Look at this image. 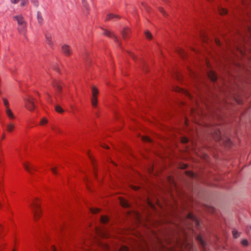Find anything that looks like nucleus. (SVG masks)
<instances>
[{
	"mask_svg": "<svg viewBox=\"0 0 251 251\" xmlns=\"http://www.w3.org/2000/svg\"><path fill=\"white\" fill-rule=\"evenodd\" d=\"M52 86L56 91L55 98L57 100L62 99L61 93L62 91L64 84L62 81L60 80H54L52 82Z\"/></svg>",
	"mask_w": 251,
	"mask_h": 251,
	"instance_id": "obj_1",
	"label": "nucleus"
},
{
	"mask_svg": "<svg viewBox=\"0 0 251 251\" xmlns=\"http://www.w3.org/2000/svg\"><path fill=\"white\" fill-rule=\"evenodd\" d=\"M29 206L32 209L35 220L39 219L41 215L40 203L37 200H34L29 204Z\"/></svg>",
	"mask_w": 251,
	"mask_h": 251,
	"instance_id": "obj_2",
	"label": "nucleus"
},
{
	"mask_svg": "<svg viewBox=\"0 0 251 251\" xmlns=\"http://www.w3.org/2000/svg\"><path fill=\"white\" fill-rule=\"evenodd\" d=\"M25 107L29 111H33L35 109L34 102L33 98L31 96H29L24 99Z\"/></svg>",
	"mask_w": 251,
	"mask_h": 251,
	"instance_id": "obj_3",
	"label": "nucleus"
},
{
	"mask_svg": "<svg viewBox=\"0 0 251 251\" xmlns=\"http://www.w3.org/2000/svg\"><path fill=\"white\" fill-rule=\"evenodd\" d=\"M62 53L66 57L70 56L73 53L71 47L67 44H63L61 47Z\"/></svg>",
	"mask_w": 251,
	"mask_h": 251,
	"instance_id": "obj_4",
	"label": "nucleus"
},
{
	"mask_svg": "<svg viewBox=\"0 0 251 251\" xmlns=\"http://www.w3.org/2000/svg\"><path fill=\"white\" fill-rule=\"evenodd\" d=\"M102 29L103 30V34L105 35V36H107V37H108L109 38H113L114 39V41L115 42H116L117 44H118L119 46V47L121 46V44L119 42L118 39L115 35V34H113V32H112L108 30L107 29Z\"/></svg>",
	"mask_w": 251,
	"mask_h": 251,
	"instance_id": "obj_5",
	"label": "nucleus"
},
{
	"mask_svg": "<svg viewBox=\"0 0 251 251\" xmlns=\"http://www.w3.org/2000/svg\"><path fill=\"white\" fill-rule=\"evenodd\" d=\"M213 138L217 142H220L223 140L221 131L219 128H216L214 131L212 132Z\"/></svg>",
	"mask_w": 251,
	"mask_h": 251,
	"instance_id": "obj_6",
	"label": "nucleus"
},
{
	"mask_svg": "<svg viewBox=\"0 0 251 251\" xmlns=\"http://www.w3.org/2000/svg\"><path fill=\"white\" fill-rule=\"evenodd\" d=\"M23 166L25 170L30 174H32L33 172L36 170V168L32 164L29 163H23Z\"/></svg>",
	"mask_w": 251,
	"mask_h": 251,
	"instance_id": "obj_7",
	"label": "nucleus"
},
{
	"mask_svg": "<svg viewBox=\"0 0 251 251\" xmlns=\"http://www.w3.org/2000/svg\"><path fill=\"white\" fill-rule=\"evenodd\" d=\"M196 239L200 245L202 251H205L206 244L202 239V236L201 234H198L196 237Z\"/></svg>",
	"mask_w": 251,
	"mask_h": 251,
	"instance_id": "obj_8",
	"label": "nucleus"
},
{
	"mask_svg": "<svg viewBox=\"0 0 251 251\" xmlns=\"http://www.w3.org/2000/svg\"><path fill=\"white\" fill-rule=\"evenodd\" d=\"M46 42L51 48H53L54 45V41L52 40L51 35L47 33L45 34Z\"/></svg>",
	"mask_w": 251,
	"mask_h": 251,
	"instance_id": "obj_9",
	"label": "nucleus"
},
{
	"mask_svg": "<svg viewBox=\"0 0 251 251\" xmlns=\"http://www.w3.org/2000/svg\"><path fill=\"white\" fill-rule=\"evenodd\" d=\"M187 218L195 222L197 227L200 226V222L195 215L191 213H189L187 215Z\"/></svg>",
	"mask_w": 251,
	"mask_h": 251,
	"instance_id": "obj_10",
	"label": "nucleus"
},
{
	"mask_svg": "<svg viewBox=\"0 0 251 251\" xmlns=\"http://www.w3.org/2000/svg\"><path fill=\"white\" fill-rule=\"evenodd\" d=\"M27 24H24L22 25H18V30L20 34L23 35L26 38V31Z\"/></svg>",
	"mask_w": 251,
	"mask_h": 251,
	"instance_id": "obj_11",
	"label": "nucleus"
},
{
	"mask_svg": "<svg viewBox=\"0 0 251 251\" xmlns=\"http://www.w3.org/2000/svg\"><path fill=\"white\" fill-rule=\"evenodd\" d=\"M13 18L17 22L18 25L26 24L24 18L21 15L15 16L13 17Z\"/></svg>",
	"mask_w": 251,
	"mask_h": 251,
	"instance_id": "obj_12",
	"label": "nucleus"
},
{
	"mask_svg": "<svg viewBox=\"0 0 251 251\" xmlns=\"http://www.w3.org/2000/svg\"><path fill=\"white\" fill-rule=\"evenodd\" d=\"M207 76L209 79L212 82H215L217 80V76L216 73L211 70L207 73Z\"/></svg>",
	"mask_w": 251,
	"mask_h": 251,
	"instance_id": "obj_13",
	"label": "nucleus"
},
{
	"mask_svg": "<svg viewBox=\"0 0 251 251\" xmlns=\"http://www.w3.org/2000/svg\"><path fill=\"white\" fill-rule=\"evenodd\" d=\"M130 33V30L129 28H128L127 27L124 28L122 32V35L123 38L124 39L128 38L129 37Z\"/></svg>",
	"mask_w": 251,
	"mask_h": 251,
	"instance_id": "obj_14",
	"label": "nucleus"
},
{
	"mask_svg": "<svg viewBox=\"0 0 251 251\" xmlns=\"http://www.w3.org/2000/svg\"><path fill=\"white\" fill-rule=\"evenodd\" d=\"M120 203L121 206L124 208H129L130 206V204L129 202L123 198L120 199Z\"/></svg>",
	"mask_w": 251,
	"mask_h": 251,
	"instance_id": "obj_15",
	"label": "nucleus"
},
{
	"mask_svg": "<svg viewBox=\"0 0 251 251\" xmlns=\"http://www.w3.org/2000/svg\"><path fill=\"white\" fill-rule=\"evenodd\" d=\"M185 175L191 178L198 179V175L196 173H195L192 171H185Z\"/></svg>",
	"mask_w": 251,
	"mask_h": 251,
	"instance_id": "obj_16",
	"label": "nucleus"
},
{
	"mask_svg": "<svg viewBox=\"0 0 251 251\" xmlns=\"http://www.w3.org/2000/svg\"><path fill=\"white\" fill-rule=\"evenodd\" d=\"M120 18V16L113 14H109L106 16V20H117Z\"/></svg>",
	"mask_w": 251,
	"mask_h": 251,
	"instance_id": "obj_17",
	"label": "nucleus"
},
{
	"mask_svg": "<svg viewBox=\"0 0 251 251\" xmlns=\"http://www.w3.org/2000/svg\"><path fill=\"white\" fill-rule=\"evenodd\" d=\"M5 112L10 120H13L15 118V116L14 115L9 107H7L6 109L5 110Z\"/></svg>",
	"mask_w": 251,
	"mask_h": 251,
	"instance_id": "obj_18",
	"label": "nucleus"
},
{
	"mask_svg": "<svg viewBox=\"0 0 251 251\" xmlns=\"http://www.w3.org/2000/svg\"><path fill=\"white\" fill-rule=\"evenodd\" d=\"M109 218L107 216H102L100 217L101 222L103 224H108L109 222Z\"/></svg>",
	"mask_w": 251,
	"mask_h": 251,
	"instance_id": "obj_19",
	"label": "nucleus"
},
{
	"mask_svg": "<svg viewBox=\"0 0 251 251\" xmlns=\"http://www.w3.org/2000/svg\"><path fill=\"white\" fill-rule=\"evenodd\" d=\"M199 34L202 40L206 42L208 40L207 35L204 32L200 31Z\"/></svg>",
	"mask_w": 251,
	"mask_h": 251,
	"instance_id": "obj_20",
	"label": "nucleus"
},
{
	"mask_svg": "<svg viewBox=\"0 0 251 251\" xmlns=\"http://www.w3.org/2000/svg\"><path fill=\"white\" fill-rule=\"evenodd\" d=\"M218 11L220 14L221 15H226L228 13V11L226 9L222 7H219Z\"/></svg>",
	"mask_w": 251,
	"mask_h": 251,
	"instance_id": "obj_21",
	"label": "nucleus"
},
{
	"mask_svg": "<svg viewBox=\"0 0 251 251\" xmlns=\"http://www.w3.org/2000/svg\"><path fill=\"white\" fill-rule=\"evenodd\" d=\"M37 16L38 23L40 24V25H42L43 21V19L42 18V14L40 13V12L38 11L37 12Z\"/></svg>",
	"mask_w": 251,
	"mask_h": 251,
	"instance_id": "obj_22",
	"label": "nucleus"
},
{
	"mask_svg": "<svg viewBox=\"0 0 251 251\" xmlns=\"http://www.w3.org/2000/svg\"><path fill=\"white\" fill-rule=\"evenodd\" d=\"M14 128V125L12 123H9L7 125V130L8 132H12Z\"/></svg>",
	"mask_w": 251,
	"mask_h": 251,
	"instance_id": "obj_23",
	"label": "nucleus"
},
{
	"mask_svg": "<svg viewBox=\"0 0 251 251\" xmlns=\"http://www.w3.org/2000/svg\"><path fill=\"white\" fill-rule=\"evenodd\" d=\"M145 35L146 38L149 40H151L152 39V34L149 30H147L145 31Z\"/></svg>",
	"mask_w": 251,
	"mask_h": 251,
	"instance_id": "obj_24",
	"label": "nucleus"
},
{
	"mask_svg": "<svg viewBox=\"0 0 251 251\" xmlns=\"http://www.w3.org/2000/svg\"><path fill=\"white\" fill-rule=\"evenodd\" d=\"M55 109L57 112L59 113H62L64 112V110L62 109V108L58 105H55Z\"/></svg>",
	"mask_w": 251,
	"mask_h": 251,
	"instance_id": "obj_25",
	"label": "nucleus"
},
{
	"mask_svg": "<svg viewBox=\"0 0 251 251\" xmlns=\"http://www.w3.org/2000/svg\"><path fill=\"white\" fill-rule=\"evenodd\" d=\"M224 142L225 145L226 146L231 147L232 145V142L229 138H226Z\"/></svg>",
	"mask_w": 251,
	"mask_h": 251,
	"instance_id": "obj_26",
	"label": "nucleus"
},
{
	"mask_svg": "<svg viewBox=\"0 0 251 251\" xmlns=\"http://www.w3.org/2000/svg\"><path fill=\"white\" fill-rule=\"evenodd\" d=\"M83 6L86 10V12H87L88 10L89 9L88 5L87 2L85 0H82Z\"/></svg>",
	"mask_w": 251,
	"mask_h": 251,
	"instance_id": "obj_27",
	"label": "nucleus"
},
{
	"mask_svg": "<svg viewBox=\"0 0 251 251\" xmlns=\"http://www.w3.org/2000/svg\"><path fill=\"white\" fill-rule=\"evenodd\" d=\"M232 234H233V236L234 237V238H238L240 235L239 232L235 230H232Z\"/></svg>",
	"mask_w": 251,
	"mask_h": 251,
	"instance_id": "obj_28",
	"label": "nucleus"
},
{
	"mask_svg": "<svg viewBox=\"0 0 251 251\" xmlns=\"http://www.w3.org/2000/svg\"><path fill=\"white\" fill-rule=\"evenodd\" d=\"M92 98L91 99V103L93 106H94V87H92Z\"/></svg>",
	"mask_w": 251,
	"mask_h": 251,
	"instance_id": "obj_29",
	"label": "nucleus"
},
{
	"mask_svg": "<svg viewBox=\"0 0 251 251\" xmlns=\"http://www.w3.org/2000/svg\"><path fill=\"white\" fill-rule=\"evenodd\" d=\"M2 100H3V103H4V106H5L6 109L7 108V107H9V106H8L9 102H8V100L6 98H2Z\"/></svg>",
	"mask_w": 251,
	"mask_h": 251,
	"instance_id": "obj_30",
	"label": "nucleus"
},
{
	"mask_svg": "<svg viewBox=\"0 0 251 251\" xmlns=\"http://www.w3.org/2000/svg\"><path fill=\"white\" fill-rule=\"evenodd\" d=\"M241 244L244 246H248L249 245L248 241L247 239H243L241 241Z\"/></svg>",
	"mask_w": 251,
	"mask_h": 251,
	"instance_id": "obj_31",
	"label": "nucleus"
},
{
	"mask_svg": "<svg viewBox=\"0 0 251 251\" xmlns=\"http://www.w3.org/2000/svg\"><path fill=\"white\" fill-rule=\"evenodd\" d=\"M48 123V120L46 118H43L41 119L40 122V124L41 125H44Z\"/></svg>",
	"mask_w": 251,
	"mask_h": 251,
	"instance_id": "obj_32",
	"label": "nucleus"
},
{
	"mask_svg": "<svg viewBox=\"0 0 251 251\" xmlns=\"http://www.w3.org/2000/svg\"><path fill=\"white\" fill-rule=\"evenodd\" d=\"M30 1L35 7L38 6L39 1L38 0H30Z\"/></svg>",
	"mask_w": 251,
	"mask_h": 251,
	"instance_id": "obj_33",
	"label": "nucleus"
},
{
	"mask_svg": "<svg viewBox=\"0 0 251 251\" xmlns=\"http://www.w3.org/2000/svg\"><path fill=\"white\" fill-rule=\"evenodd\" d=\"M95 107L97 105V96L99 93V92H98V90L97 89V88L95 87Z\"/></svg>",
	"mask_w": 251,
	"mask_h": 251,
	"instance_id": "obj_34",
	"label": "nucleus"
},
{
	"mask_svg": "<svg viewBox=\"0 0 251 251\" xmlns=\"http://www.w3.org/2000/svg\"><path fill=\"white\" fill-rule=\"evenodd\" d=\"M50 170L53 174H54V175L58 174L56 167H52L50 168Z\"/></svg>",
	"mask_w": 251,
	"mask_h": 251,
	"instance_id": "obj_35",
	"label": "nucleus"
},
{
	"mask_svg": "<svg viewBox=\"0 0 251 251\" xmlns=\"http://www.w3.org/2000/svg\"><path fill=\"white\" fill-rule=\"evenodd\" d=\"M142 140L147 142H151V140L148 137H143Z\"/></svg>",
	"mask_w": 251,
	"mask_h": 251,
	"instance_id": "obj_36",
	"label": "nucleus"
},
{
	"mask_svg": "<svg viewBox=\"0 0 251 251\" xmlns=\"http://www.w3.org/2000/svg\"><path fill=\"white\" fill-rule=\"evenodd\" d=\"M181 141L183 143L186 144L189 142V139L186 137H183L181 139Z\"/></svg>",
	"mask_w": 251,
	"mask_h": 251,
	"instance_id": "obj_37",
	"label": "nucleus"
},
{
	"mask_svg": "<svg viewBox=\"0 0 251 251\" xmlns=\"http://www.w3.org/2000/svg\"><path fill=\"white\" fill-rule=\"evenodd\" d=\"M28 0H22L21 5L22 6H24L28 3Z\"/></svg>",
	"mask_w": 251,
	"mask_h": 251,
	"instance_id": "obj_38",
	"label": "nucleus"
},
{
	"mask_svg": "<svg viewBox=\"0 0 251 251\" xmlns=\"http://www.w3.org/2000/svg\"><path fill=\"white\" fill-rule=\"evenodd\" d=\"M141 4H142V6L144 7L147 11H149V7H148V6L146 3L142 2Z\"/></svg>",
	"mask_w": 251,
	"mask_h": 251,
	"instance_id": "obj_39",
	"label": "nucleus"
},
{
	"mask_svg": "<svg viewBox=\"0 0 251 251\" xmlns=\"http://www.w3.org/2000/svg\"><path fill=\"white\" fill-rule=\"evenodd\" d=\"M159 10L162 14V15L163 16H165L166 15L165 11H164V10L163 9V8L162 7H159Z\"/></svg>",
	"mask_w": 251,
	"mask_h": 251,
	"instance_id": "obj_40",
	"label": "nucleus"
},
{
	"mask_svg": "<svg viewBox=\"0 0 251 251\" xmlns=\"http://www.w3.org/2000/svg\"><path fill=\"white\" fill-rule=\"evenodd\" d=\"M86 185H87V187L88 188V189L90 190H91V188L90 187V186L89 185V180L88 179H87V180H86Z\"/></svg>",
	"mask_w": 251,
	"mask_h": 251,
	"instance_id": "obj_41",
	"label": "nucleus"
},
{
	"mask_svg": "<svg viewBox=\"0 0 251 251\" xmlns=\"http://www.w3.org/2000/svg\"><path fill=\"white\" fill-rule=\"evenodd\" d=\"M89 54H88V52H85L83 55H82V57L83 58L84 60H86L87 58L88 57Z\"/></svg>",
	"mask_w": 251,
	"mask_h": 251,
	"instance_id": "obj_42",
	"label": "nucleus"
},
{
	"mask_svg": "<svg viewBox=\"0 0 251 251\" xmlns=\"http://www.w3.org/2000/svg\"><path fill=\"white\" fill-rule=\"evenodd\" d=\"M128 54H129V56H130L131 57H132L134 60H135V59H136V56H135V55L134 54H133V53H132V52H128Z\"/></svg>",
	"mask_w": 251,
	"mask_h": 251,
	"instance_id": "obj_43",
	"label": "nucleus"
},
{
	"mask_svg": "<svg viewBox=\"0 0 251 251\" xmlns=\"http://www.w3.org/2000/svg\"><path fill=\"white\" fill-rule=\"evenodd\" d=\"M64 226L63 225H60L57 230L59 231H62L64 230Z\"/></svg>",
	"mask_w": 251,
	"mask_h": 251,
	"instance_id": "obj_44",
	"label": "nucleus"
},
{
	"mask_svg": "<svg viewBox=\"0 0 251 251\" xmlns=\"http://www.w3.org/2000/svg\"><path fill=\"white\" fill-rule=\"evenodd\" d=\"M101 147L104 149H109V147L105 144H103L101 145Z\"/></svg>",
	"mask_w": 251,
	"mask_h": 251,
	"instance_id": "obj_45",
	"label": "nucleus"
},
{
	"mask_svg": "<svg viewBox=\"0 0 251 251\" xmlns=\"http://www.w3.org/2000/svg\"><path fill=\"white\" fill-rule=\"evenodd\" d=\"M53 69L55 70H56L57 71H59V69H58V66L57 64H56L53 67Z\"/></svg>",
	"mask_w": 251,
	"mask_h": 251,
	"instance_id": "obj_46",
	"label": "nucleus"
},
{
	"mask_svg": "<svg viewBox=\"0 0 251 251\" xmlns=\"http://www.w3.org/2000/svg\"><path fill=\"white\" fill-rule=\"evenodd\" d=\"M188 167V165L187 164H182L181 167V169H186Z\"/></svg>",
	"mask_w": 251,
	"mask_h": 251,
	"instance_id": "obj_47",
	"label": "nucleus"
},
{
	"mask_svg": "<svg viewBox=\"0 0 251 251\" xmlns=\"http://www.w3.org/2000/svg\"><path fill=\"white\" fill-rule=\"evenodd\" d=\"M215 42H216V44L217 45V46H221L220 41L218 39H215Z\"/></svg>",
	"mask_w": 251,
	"mask_h": 251,
	"instance_id": "obj_48",
	"label": "nucleus"
},
{
	"mask_svg": "<svg viewBox=\"0 0 251 251\" xmlns=\"http://www.w3.org/2000/svg\"><path fill=\"white\" fill-rule=\"evenodd\" d=\"M236 102L238 103V104H242V100H240V99H236L235 100Z\"/></svg>",
	"mask_w": 251,
	"mask_h": 251,
	"instance_id": "obj_49",
	"label": "nucleus"
},
{
	"mask_svg": "<svg viewBox=\"0 0 251 251\" xmlns=\"http://www.w3.org/2000/svg\"><path fill=\"white\" fill-rule=\"evenodd\" d=\"M11 0V2L14 4H16V3H18V1H19V0Z\"/></svg>",
	"mask_w": 251,
	"mask_h": 251,
	"instance_id": "obj_50",
	"label": "nucleus"
},
{
	"mask_svg": "<svg viewBox=\"0 0 251 251\" xmlns=\"http://www.w3.org/2000/svg\"><path fill=\"white\" fill-rule=\"evenodd\" d=\"M123 251H129L127 247L125 246L123 247Z\"/></svg>",
	"mask_w": 251,
	"mask_h": 251,
	"instance_id": "obj_51",
	"label": "nucleus"
},
{
	"mask_svg": "<svg viewBox=\"0 0 251 251\" xmlns=\"http://www.w3.org/2000/svg\"><path fill=\"white\" fill-rule=\"evenodd\" d=\"M95 214H96L97 213L99 212V211H100L99 209L98 208L96 207H95Z\"/></svg>",
	"mask_w": 251,
	"mask_h": 251,
	"instance_id": "obj_52",
	"label": "nucleus"
},
{
	"mask_svg": "<svg viewBox=\"0 0 251 251\" xmlns=\"http://www.w3.org/2000/svg\"><path fill=\"white\" fill-rule=\"evenodd\" d=\"M52 251H57V249L54 246L52 247Z\"/></svg>",
	"mask_w": 251,
	"mask_h": 251,
	"instance_id": "obj_53",
	"label": "nucleus"
},
{
	"mask_svg": "<svg viewBox=\"0 0 251 251\" xmlns=\"http://www.w3.org/2000/svg\"><path fill=\"white\" fill-rule=\"evenodd\" d=\"M95 234H96V233L98 231V229L97 228V227L95 226Z\"/></svg>",
	"mask_w": 251,
	"mask_h": 251,
	"instance_id": "obj_54",
	"label": "nucleus"
},
{
	"mask_svg": "<svg viewBox=\"0 0 251 251\" xmlns=\"http://www.w3.org/2000/svg\"><path fill=\"white\" fill-rule=\"evenodd\" d=\"M211 210L212 212H213L215 211V209L213 207H211Z\"/></svg>",
	"mask_w": 251,
	"mask_h": 251,
	"instance_id": "obj_55",
	"label": "nucleus"
},
{
	"mask_svg": "<svg viewBox=\"0 0 251 251\" xmlns=\"http://www.w3.org/2000/svg\"><path fill=\"white\" fill-rule=\"evenodd\" d=\"M5 138V135L3 134L1 137V139H3Z\"/></svg>",
	"mask_w": 251,
	"mask_h": 251,
	"instance_id": "obj_56",
	"label": "nucleus"
},
{
	"mask_svg": "<svg viewBox=\"0 0 251 251\" xmlns=\"http://www.w3.org/2000/svg\"><path fill=\"white\" fill-rule=\"evenodd\" d=\"M91 211L92 212V213H94V210H93L92 209H91Z\"/></svg>",
	"mask_w": 251,
	"mask_h": 251,
	"instance_id": "obj_57",
	"label": "nucleus"
},
{
	"mask_svg": "<svg viewBox=\"0 0 251 251\" xmlns=\"http://www.w3.org/2000/svg\"><path fill=\"white\" fill-rule=\"evenodd\" d=\"M182 90L181 89V88H178V91L180 92V91H181Z\"/></svg>",
	"mask_w": 251,
	"mask_h": 251,
	"instance_id": "obj_58",
	"label": "nucleus"
},
{
	"mask_svg": "<svg viewBox=\"0 0 251 251\" xmlns=\"http://www.w3.org/2000/svg\"><path fill=\"white\" fill-rule=\"evenodd\" d=\"M2 229V226L1 225H0V231Z\"/></svg>",
	"mask_w": 251,
	"mask_h": 251,
	"instance_id": "obj_59",
	"label": "nucleus"
},
{
	"mask_svg": "<svg viewBox=\"0 0 251 251\" xmlns=\"http://www.w3.org/2000/svg\"><path fill=\"white\" fill-rule=\"evenodd\" d=\"M176 76L178 78V75L176 74Z\"/></svg>",
	"mask_w": 251,
	"mask_h": 251,
	"instance_id": "obj_60",
	"label": "nucleus"
},
{
	"mask_svg": "<svg viewBox=\"0 0 251 251\" xmlns=\"http://www.w3.org/2000/svg\"><path fill=\"white\" fill-rule=\"evenodd\" d=\"M49 98H50V100H51L50 96V95H49Z\"/></svg>",
	"mask_w": 251,
	"mask_h": 251,
	"instance_id": "obj_61",
	"label": "nucleus"
},
{
	"mask_svg": "<svg viewBox=\"0 0 251 251\" xmlns=\"http://www.w3.org/2000/svg\"><path fill=\"white\" fill-rule=\"evenodd\" d=\"M134 189H135V190H137V187H135Z\"/></svg>",
	"mask_w": 251,
	"mask_h": 251,
	"instance_id": "obj_62",
	"label": "nucleus"
},
{
	"mask_svg": "<svg viewBox=\"0 0 251 251\" xmlns=\"http://www.w3.org/2000/svg\"><path fill=\"white\" fill-rule=\"evenodd\" d=\"M89 157L91 159V156L89 155Z\"/></svg>",
	"mask_w": 251,
	"mask_h": 251,
	"instance_id": "obj_63",
	"label": "nucleus"
},
{
	"mask_svg": "<svg viewBox=\"0 0 251 251\" xmlns=\"http://www.w3.org/2000/svg\"><path fill=\"white\" fill-rule=\"evenodd\" d=\"M86 61H89V60H87V58L86 59V60H85Z\"/></svg>",
	"mask_w": 251,
	"mask_h": 251,
	"instance_id": "obj_64",
	"label": "nucleus"
}]
</instances>
